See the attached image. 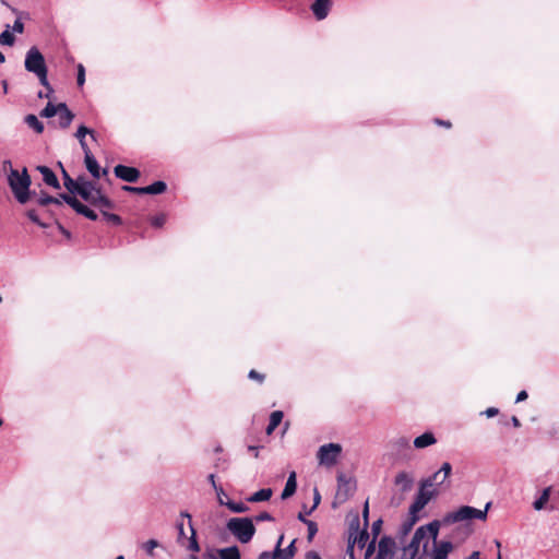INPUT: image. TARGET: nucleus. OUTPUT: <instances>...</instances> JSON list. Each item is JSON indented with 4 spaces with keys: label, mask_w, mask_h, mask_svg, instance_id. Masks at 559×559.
I'll use <instances>...</instances> for the list:
<instances>
[{
    "label": "nucleus",
    "mask_w": 559,
    "mask_h": 559,
    "mask_svg": "<svg viewBox=\"0 0 559 559\" xmlns=\"http://www.w3.org/2000/svg\"><path fill=\"white\" fill-rule=\"evenodd\" d=\"M5 61L4 55L0 51V63H3Z\"/></svg>",
    "instance_id": "nucleus-61"
},
{
    "label": "nucleus",
    "mask_w": 559,
    "mask_h": 559,
    "mask_svg": "<svg viewBox=\"0 0 559 559\" xmlns=\"http://www.w3.org/2000/svg\"><path fill=\"white\" fill-rule=\"evenodd\" d=\"M305 524L308 527V539L311 540L318 532L317 524L312 521H305Z\"/></svg>",
    "instance_id": "nucleus-39"
},
{
    "label": "nucleus",
    "mask_w": 559,
    "mask_h": 559,
    "mask_svg": "<svg viewBox=\"0 0 559 559\" xmlns=\"http://www.w3.org/2000/svg\"><path fill=\"white\" fill-rule=\"evenodd\" d=\"M374 549L373 540L368 545L366 550V557L370 556Z\"/></svg>",
    "instance_id": "nucleus-53"
},
{
    "label": "nucleus",
    "mask_w": 559,
    "mask_h": 559,
    "mask_svg": "<svg viewBox=\"0 0 559 559\" xmlns=\"http://www.w3.org/2000/svg\"><path fill=\"white\" fill-rule=\"evenodd\" d=\"M1 3L3 5H5V7L10 8L12 10V12L16 15V20H15L13 26H12L13 32L22 34L23 31H24V24L22 23L21 19H22L24 13L19 11V10H16V9H14V8H12V7H10V4L7 1H4V0H1Z\"/></svg>",
    "instance_id": "nucleus-26"
},
{
    "label": "nucleus",
    "mask_w": 559,
    "mask_h": 559,
    "mask_svg": "<svg viewBox=\"0 0 559 559\" xmlns=\"http://www.w3.org/2000/svg\"><path fill=\"white\" fill-rule=\"evenodd\" d=\"M467 559H480V555L478 551H474L469 555Z\"/></svg>",
    "instance_id": "nucleus-55"
},
{
    "label": "nucleus",
    "mask_w": 559,
    "mask_h": 559,
    "mask_svg": "<svg viewBox=\"0 0 559 559\" xmlns=\"http://www.w3.org/2000/svg\"><path fill=\"white\" fill-rule=\"evenodd\" d=\"M356 491V481L353 478H347L344 475L337 477V490L335 493V502L344 503Z\"/></svg>",
    "instance_id": "nucleus-10"
},
{
    "label": "nucleus",
    "mask_w": 559,
    "mask_h": 559,
    "mask_svg": "<svg viewBox=\"0 0 559 559\" xmlns=\"http://www.w3.org/2000/svg\"><path fill=\"white\" fill-rule=\"evenodd\" d=\"M273 491L271 488H263L259 491L251 495L247 500L249 502H261V501H267L272 497Z\"/></svg>",
    "instance_id": "nucleus-27"
},
{
    "label": "nucleus",
    "mask_w": 559,
    "mask_h": 559,
    "mask_svg": "<svg viewBox=\"0 0 559 559\" xmlns=\"http://www.w3.org/2000/svg\"><path fill=\"white\" fill-rule=\"evenodd\" d=\"M59 199L61 202L64 201L66 203H68L71 206V199H75V198L70 197L68 194H61Z\"/></svg>",
    "instance_id": "nucleus-51"
},
{
    "label": "nucleus",
    "mask_w": 559,
    "mask_h": 559,
    "mask_svg": "<svg viewBox=\"0 0 559 559\" xmlns=\"http://www.w3.org/2000/svg\"><path fill=\"white\" fill-rule=\"evenodd\" d=\"M27 216H28V218H29L32 222L39 224L38 216H37V214H36V212H35L34 210H29V211L27 212Z\"/></svg>",
    "instance_id": "nucleus-47"
},
{
    "label": "nucleus",
    "mask_w": 559,
    "mask_h": 559,
    "mask_svg": "<svg viewBox=\"0 0 559 559\" xmlns=\"http://www.w3.org/2000/svg\"><path fill=\"white\" fill-rule=\"evenodd\" d=\"M106 209H103V215L108 219L109 222H112L115 224H120V217L116 214H110L105 211Z\"/></svg>",
    "instance_id": "nucleus-41"
},
{
    "label": "nucleus",
    "mask_w": 559,
    "mask_h": 559,
    "mask_svg": "<svg viewBox=\"0 0 559 559\" xmlns=\"http://www.w3.org/2000/svg\"><path fill=\"white\" fill-rule=\"evenodd\" d=\"M249 378L253 379V380H258L259 382H263V380H264V376L257 372L255 370H251L249 372Z\"/></svg>",
    "instance_id": "nucleus-43"
},
{
    "label": "nucleus",
    "mask_w": 559,
    "mask_h": 559,
    "mask_svg": "<svg viewBox=\"0 0 559 559\" xmlns=\"http://www.w3.org/2000/svg\"><path fill=\"white\" fill-rule=\"evenodd\" d=\"M320 502V495L319 492L316 490V493H314V507L318 506V503Z\"/></svg>",
    "instance_id": "nucleus-57"
},
{
    "label": "nucleus",
    "mask_w": 559,
    "mask_h": 559,
    "mask_svg": "<svg viewBox=\"0 0 559 559\" xmlns=\"http://www.w3.org/2000/svg\"><path fill=\"white\" fill-rule=\"evenodd\" d=\"M36 169L41 174L44 182L55 189H59V180L53 171L47 166H37Z\"/></svg>",
    "instance_id": "nucleus-18"
},
{
    "label": "nucleus",
    "mask_w": 559,
    "mask_h": 559,
    "mask_svg": "<svg viewBox=\"0 0 559 559\" xmlns=\"http://www.w3.org/2000/svg\"><path fill=\"white\" fill-rule=\"evenodd\" d=\"M283 539H284V536L281 535L278 540H277L275 550H274L275 551V559H290V558L294 557V550L282 549L281 548Z\"/></svg>",
    "instance_id": "nucleus-28"
},
{
    "label": "nucleus",
    "mask_w": 559,
    "mask_h": 559,
    "mask_svg": "<svg viewBox=\"0 0 559 559\" xmlns=\"http://www.w3.org/2000/svg\"><path fill=\"white\" fill-rule=\"evenodd\" d=\"M369 540V534L366 531H358L355 530V532H352L349 534L348 539V552H350V556H353L354 548L357 546L359 549H362L366 547L367 543Z\"/></svg>",
    "instance_id": "nucleus-14"
},
{
    "label": "nucleus",
    "mask_w": 559,
    "mask_h": 559,
    "mask_svg": "<svg viewBox=\"0 0 559 559\" xmlns=\"http://www.w3.org/2000/svg\"><path fill=\"white\" fill-rule=\"evenodd\" d=\"M526 399H527V393H526V391H521V392H519V394L516 395V400H515V402H516V403H520V402L525 401Z\"/></svg>",
    "instance_id": "nucleus-49"
},
{
    "label": "nucleus",
    "mask_w": 559,
    "mask_h": 559,
    "mask_svg": "<svg viewBox=\"0 0 559 559\" xmlns=\"http://www.w3.org/2000/svg\"><path fill=\"white\" fill-rule=\"evenodd\" d=\"M437 442L432 432H425L421 436L414 439V447L416 449H424L430 447Z\"/></svg>",
    "instance_id": "nucleus-22"
},
{
    "label": "nucleus",
    "mask_w": 559,
    "mask_h": 559,
    "mask_svg": "<svg viewBox=\"0 0 559 559\" xmlns=\"http://www.w3.org/2000/svg\"><path fill=\"white\" fill-rule=\"evenodd\" d=\"M228 509L233 512H236V513H242V512H247L248 511V507L242 503V502H226L225 503Z\"/></svg>",
    "instance_id": "nucleus-37"
},
{
    "label": "nucleus",
    "mask_w": 559,
    "mask_h": 559,
    "mask_svg": "<svg viewBox=\"0 0 559 559\" xmlns=\"http://www.w3.org/2000/svg\"><path fill=\"white\" fill-rule=\"evenodd\" d=\"M296 489H297L296 473L292 472L288 476L285 488L282 492V499H287V498L292 497L296 492Z\"/></svg>",
    "instance_id": "nucleus-24"
},
{
    "label": "nucleus",
    "mask_w": 559,
    "mask_h": 559,
    "mask_svg": "<svg viewBox=\"0 0 559 559\" xmlns=\"http://www.w3.org/2000/svg\"><path fill=\"white\" fill-rule=\"evenodd\" d=\"M298 519L305 523L307 521L301 513H299Z\"/></svg>",
    "instance_id": "nucleus-63"
},
{
    "label": "nucleus",
    "mask_w": 559,
    "mask_h": 559,
    "mask_svg": "<svg viewBox=\"0 0 559 559\" xmlns=\"http://www.w3.org/2000/svg\"><path fill=\"white\" fill-rule=\"evenodd\" d=\"M550 492H551V487H547L543 490L540 497L537 500H535V502L533 503V507L535 510L540 511L545 508V506L549 501Z\"/></svg>",
    "instance_id": "nucleus-31"
},
{
    "label": "nucleus",
    "mask_w": 559,
    "mask_h": 559,
    "mask_svg": "<svg viewBox=\"0 0 559 559\" xmlns=\"http://www.w3.org/2000/svg\"><path fill=\"white\" fill-rule=\"evenodd\" d=\"M437 122H438L439 124H443V126H445V127H450V123H449V122H443V121H440V120H437Z\"/></svg>",
    "instance_id": "nucleus-62"
},
{
    "label": "nucleus",
    "mask_w": 559,
    "mask_h": 559,
    "mask_svg": "<svg viewBox=\"0 0 559 559\" xmlns=\"http://www.w3.org/2000/svg\"><path fill=\"white\" fill-rule=\"evenodd\" d=\"M414 484V477L407 472H399L394 478V485L403 492L409 491Z\"/></svg>",
    "instance_id": "nucleus-16"
},
{
    "label": "nucleus",
    "mask_w": 559,
    "mask_h": 559,
    "mask_svg": "<svg viewBox=\"0 0 559 559\" xmlns=\"http://www.w3.org/2000/svg\"><path fill=\"white\" fill-rule=\"evenodd\" d=\"M499 411L496 407H489L487 408L483 414L486 415L488 418L495 417L498 415Z\"/></svg>",
    "instance_id": "nucleus-44"
},
{
    "label": "nucleus",
    "mask_w": 559,
    "mask_h": 559,
    "mask_svg": "<svg viewBox=\"0 0 559 559\" xmlns=\"http://www.w3.org/2000/svg\"><path fill=\"white\" fill-rule=\"evenodd\" d=\"M342 452V447L337 443H328L321 445L318 451V460L321 465L333 466Z\"/></svg>",
    "instance_id": "nucleus-9"
},
{
    "label": "nucleus",
    "mask_w": 559,
    "mask_h": 559,
    "mask_svg": "<svg viewBox=\"0 0 559 559\" xmlns=\"http://www.w3.org/2000/svg\"><path fill=\"white\" fill-rule=\"evenodd\" d=\"M209 479H210L211 484L213 485V487L217 490V492H218V493H219V492H223V489H222V488H217L216 483H215V477H214V475H213V474H211V475L209 476Z\"/></svg>",
    "instance_id": "nucleus-52"
},
{
    "label": "nucleus",
    "mask_w": 559,
    "mask_h": 559,
    "mask_svg": "<svg viewBox=\"0 0 559 559\" xmlns=\"http://www.w3.org/2000/svg\"><path fill=\"white\" fill-rule=\"evenodd\" d=\"M2 88H3V93L7 94L8 93V82L5 80L2 81Z\"/></svg>",
    "instance_id": "nucleus-58"
},
{
    "label": "nucleus",
    "mask_w": 559,
    "mask_h": 559,
    "mask_svg": "<svg viewBox=\"0 0 559 559\" xmlns=\"http://www.w3.org/2000/svg\"><path fill=\"white\" fill-rule=\"evenodd\" d=\"M330 8H331L330 0H316L311 7L312 12L318 20L325 19L326 15L329 14Z\"/></svg>",
    "instance_id": "nucleus-17"
},
{
    "label": "nucleus",
    "mask_w": 559,
    "mask_h": 559,
    "mask_svg": "<svg viewBox=\"0 0 559 559\" xmlns=\"http://www.w3.org/2000/svg\"><path fill=\"white\" fill-rule=\"evenodd\" d=\"M272 520H273L272 515L267 512H261L260 514H258L255 516L257 522L272 521Z\"/></svg>",
    "instance_id": "nucleus-42"
},
{
    "label": "nucleus",
    "mask_w": 559,
    "mask_h": 559,
    "mask_svg": "<svg viewBox=\"0 0 559 559\" xmlns=\"http://www.w3.org/2000/svg\"><path fill=\"white\" fill-rule=\"evenodd\" d=\"M62 173H63V179H64L63 183H64V187L67 188V190L71 193H78V191L80 189L81 180H83L84 178H79L78 180H73L64 169H62Z\"/></svg>",
    "instance_id": "nucleus-25"
},
{
    "label": "nucleus",
    "mask_w": 559,
    "mask_h": 559,
    "mask_svg": "<svg viewBox=\"0 0 559 559\" xmlns=\"http://www.w3.org/2000/svg\"><path fill=\"white\" fill-rule=\"evenodd\" d=\"M424 538V527H419L408 546L403 548V559H426L421 554L419 555V547Z\"/></svg>",
    "instance_id": "nucleus-11"
},
{
    "label": "nucleus",
    "mask_w": 559,
    "mask_h": 559,
    "mask_svg": "<svg viewBox=\"0 0 559 559\" xmlns=\"http://www.w3.org/2000/svg\"><path fill=\"white\" fill-rule=\"evenodd\" d=\"M248 450H249V451H252V453H254V456H255V457H258V455H259V449H258V447L250 445V447L248 448Z\"/></svg>",
    "instance_id": "nucleus-54"
},
{
    "label": "nucleus",
    "mask_w": 559,
    "mask_h": 559,
    "mask_svg": "<svg viewBox=\"0 0 559 559\" xmlns=\"http://www.w3.org/2000/svg\"><path fill=\"white\" fill-rule=\"evenodd\" d=\"M512 424L515 426V427H519L520 426V421L519 419L514 416L512 417Z\"/></svg>",
    "instance_id": "nucleus-59"
},
{
    "label": "nucleus",
    "mask_w": 559,
    "mask_h": 559,
    "mask_svg": "<svg viewBox=\"0 0 559 559\" xmlns=\"http://www.w3.org/2000/svg\"><path fill=\"white\" fill-rule=\"evenodd\" d=\"M57 116L61 128H68L74 118V115L64 103H59V112Z\"/></svg>",
    "instance_id": "nucleus-19"
},
{
    "label": "nucleus",
    "mask_w": 559,
    "mask_h": 559,
    "mask_svg": "<svg viewBox=\"0 0 559 559\" xmlns=\"http://www.w3.org/2000/svg\"><path fill=\"white\" fill-rule=\"evenodd\" d=\"M87 134H88V135H91V138H92L93 140H95V133H94V131H93V130H91V129H88V128H86L85 126H80V127H79V129H78V131H76V133H75V138L79 140L80 145H81V147H82V150H83L84 154H85L86 152H91V150H90V147L87 146V143H86V141H85V136H86Z\"/></svg>",
    "instance_id": "nucleus-20"
},
{
    "label": "nucleus",
    "mask_w": 559,
    "mask_h": 559,
    "mask_svg": "<svg viewBox=\"0 0 559 559\" xmlns=\"http://www.w3.org/2000/svg\"><path fill=\"white\" fill-rule=\"evenodd\" d=\"M142 188L143 187H129V186L123 187V189L127 191L144 194L145 191H143Z\"/></svg>",
    "instance_id": "nucleus-45"
},
{
    "label": "nucleus",
    "mask_w": 559,
    "mask_h": 559,
    "mask_svg": "<svg viewBox=\"0 0 559 559\" xmlns=\"http://www.w3.org/2000/svg\"><path fill=\"white\" fill-rule=\"evenodd\" d=\"M59 112V104L55 105L52 103H48L46 107L41 110L40 116L45 118H51L57 116Z\"/></svg>",
    "instance_id": "nucleus-35"
},
{
    "label": "nucleus",
    "mask_w": 559,
    "mask_h": 559,
    "mask_svg": "<svg viewBox=\"0 0 559 559\" xmlns=\"http://www.w3.org/2000/svg\"><path fill=\"white\" fill-rule=\"evenodd\" d=\"M490 503H487L484 510L476 509L469 506H463L459 509L449 512L443 518L444 524H454L459 522H465L473 519L486 520Z\"/></svg>",
    "instance_id": "nucleus-4"
},
{
    "label": "nucleus",
    "mask_w": 559,
    "mask_h": 559,
    "mask_svg": "<svg viewBox=\"0 0 559 559\" xmlns=\"http://www.w3.org/2000/svg\"><path fill=\"white\" fill-rule=\"evenodd\" d=\"M219 559H240L239 549L236 546L223 548L218 550Z\"/></svg>",
    "instance_id": "nucleus-29"
},
{
    "label": "nucleus",
    "mask_w": 559,
    "mask_h": 559,
    "mask_svg": "<svg viewBox=\"0 0 559 559\" xmlns=\"http://www.w3.org/2000/svg\"><path fill=\"white\" fill-rule=\"evenodd\" d=\"M437 495L438 492L436 489H431L430 486H424V481L421 480L419 491L409 508L411 514L415 516L416 513L421 511Z\"/></svg>",
    "instance_id": "nucleus-8"
},
{
    "label": "nucleus",
    "mask_w": 559,
    "mask_h": 559,
    "mask_svg": "<svg viewBox=\"0 0 559 559\" xmlns=\"http://www.w3.org/2000/svg\"><path fill=\"white\" fill-rule=\"evenodd\" d=\"M282 419H283V412H281V411L273 412L270 416V423L266 427V433L271 435L276 429V427L281 424Z\"/></svg>",
    "instance_id": "nucleus-30"
},
{
    "label": "nucleus",
    "mask_w": 559,
    "mask_h": 559,
    "mask_svg": "<svg viewBox=\"0 0 559 559\" xmlns=\"http://www.w3.org/2000/svg\"><path fill=\"white\" fill-rule=\"evenodd\" d=\"M114 173L118 178L127 182H135L140 177V171L136 168L124 165H117Z\"/></svg>",
    "instance_id": "nucleus-15"
},
{
    "label": "nucleus",
    "mask_w": 559,
    "mask_h": 559,
    "mask_svg": "<svg viewBox=\"0 0 559 559\" xmlns=\"http://www.w3.org/2000/svg\"><path fill=\"white\" fill-rule=\"evenodd\" d=\"M84 162L87 170L91 173V175L98 179L100 177V169L97 160L93 156L92 152H86L84 154Z\"/></svg>",
    "instance_id": "nucleus-21"
},
{
    "label": "nucleus",
    "mask_w": 559,
    "mask_h": 559,
    "mask_svg": "<svg viewBox=\"0 0 559 559\" xmlns=\"http://www.w3.org/2000/svg\"><path fill=\"white\" fill-rule=\"evenodd\" d=\"M8 181L15 199L20 203L25 204L31 198L29 187L32 183L27 169L23 168L22 171L11 169Z\"/></svg>",
    "instance_id": "nucleus-1"
},
{
    "label": "nucleus",
    "mask_w": 559,
    "mask_h": 559,
    "mask_svg": "<svg viewBox=\"0 0 559 559\" xmlns=\"http://www.w3.org/2000/svg\"><path fill=\"white\" fill-rule=\"evenodd\" d=\"M9 25L7 26V29H4L1 34H0V45H7V46H12L14 44V36L13 34L10 32L9 29Z\"/></svg>",
    "instance_id": "nucleus-36"
},
{
    "label": "nucleus",
    "mask_w": 559,
    "mask_h": 559,
    "mask_svg": "<svg viewBox=\"0 0 559 559\" xmlns=\"http://www.w3.org/2000/svg\"><path fill=\"white\" fill-rule=\"evenodd\" d=\"M306 559H321L320 555L316 551H309L306 555Z\"/></svg>",
    "instance_id": "nucleus-50"
},
{
    "label": "nucleus",
    "mask_w": 559,
    "mask_h": 559,
    "mask_svg": "<svg viewBox=\"0 0 559 559\" xmlns=\"http://www.w3.org/2000/svg\"><path fill=\"white\" fill-rule=\"evenodd\" d=\"M226 527L242 544L249 543L255 533V526L250 518H233Z\"/></svg>",
    "instance_id": "nucleus-5"
},
{
    "label": "nucleus",
    "mask_w": 559,
    "mask_h": 559,
    "mask_svg": "<svg viewBox=\"0 0 559 559\" xmlns=\"http://www.w3.org/2000/svg\"><path fill=\"white\" fill-rule=\"evenodd\" d=\"M180 516L183 519H188V525H189V530H190V536H187L186 535V532H185V526H183V522H178L177 523V530H178V542L185 546L187 549L191 550V551H199L200 550V547H199V544L197 542V534H195V531L192 526V522H191V515L187 512H182L180 514Z\"/></svg>",
    "instance_id": "nucleus-7"
},
{
    "label": "nucleus",
    "mask_w": 559,
    "mask_h": 559,
    "mask_svg": "<svg viewBox=\"0 0 559 559\" xmlns=\"http://www.w3.org/2000/svg\"><path fill=\"white\" fill-rule=\"evenodd\" d=\"M24 66L28 72L34 73L38 78L43 86L48 88L50 92L52 91L47 79L48 70L45 58L37 47H31L27 50Z\"/></svg>",
    "instance_id": "nucleus-2"
},
{
    "label": "nucleus",
    "mask_w": 559,
    "mask_h": 559,
    "mask_svg": "<svg viewBox=\"0 0 559 559\" xmlns=\"http://www.w3.org/2000/svg\"><path fill=\"white\" fill-rule=\"evenodd\" d=\"M158 546L159 543L156 539H150L142 545V548L147 552V555L153 556L154 549Z\"/></svg>",
    "instance_id": "nucleus-38"
},
{
    "label": "nucleus",
    "mask_w": 559,
    "mask_h": 559,
    "mask_svg": "<svg viewBox=\"0 0 559 559\" xmlns=\"http://www.w3.org/2000/svg\"><path fill=\"white\" fill-rule=\"evenodd\" d=\"M142 190L145 191V194H159L166 190V183L164 181H155L147 187H143Z\"/></svg>",
    "instance_id": "nucleus-32"
},
{
    "label": "nucleus",
    "mask_w": 559,
    "mask_h": 559,
    "mask_svg": "<svg viewBox=\"0 0 559 559\" xmlns=\"http://www.w3.org/2000/svg\"><path fill=\"white\" fill-rule=\"evenodd\" d=\"M452 473V466L449 462H444L440 469L437 471L433 475L430 477L424 479V486H430L431 488L433 486H441L443 485L447 479L450 477Z\"/></svg>",
    "instance_id": "nucleus-13"
},
{
    "label": "nucleus",
    "mask_w": 559,
    "mask_h": 559,
    "mask_svg": "<svg viewBox=\"0 0 559 559\" xmlns=\"http://www.w3.org/2000/svg\"><path fill=\"white\" fill-rule=\"evenodd\" d=\"M367 513H368V503H366V506H365V510H364L365 516H367Z\"/></svg>",
    "instance_id": "nucleus-64"
},
{
    "label": "nucleus",
    "mask_w": 559,
    "mask_h": 559,
    "mask_svg": "<svg viewBox=\"0 0 559 559\" xmlns=\"http://www.w3.org/2000/svg\"><path fill=\"white\" fill-rule=\"evenodd\" d=\"M285 549L294 550L295 551V540H293Z\"/></svg>",
    "instance_id": "nucleus-60"
},
{
    "label": "nucleus",
    "mask_w": 559,
    "mask_h": 559,
    "mask_svg": "<svg viewBox=\"0 0 559 559\" xmlns=\"http://www.w3.org/2000/svg\"><path fill=\"white\" fill-rule=\"evenodd\" d=\"M85 83V69L83 64H78V85L82 86Z\"/></svg>",
    "instance_id": "nucleus-40"
},
{
    "label": "nucleus",
    "mask_w": 559,
    "mask_h": 559,
    "mask_svg": "<svg viewBox=\"0 0 559 559\" xmlns=\"http://www.w3.org/2000/svg\"><path fill=\"white\" fill-rule=\"evenodd\" d=\"M165 222V217L164 216H159V217H155L152 222V224L156 227H160Z\"/></svg>",
    "instance_id": "nucleus-48"
},
{
    "label": "nucleus",
    "mask_w": 559,
    "mask_h": 559,
    "mask_svg": "<svg viewBox=\"0 0 559 559\" xmlns=\"http://www.w3.org/2000/svg\"><path fill=\"white\" fill-rule=\"evenodd\" d=\"M37 203L41 206H46L48 204H56V205H61V201L60 199L58 198H53V197H50L48 195L47 193L45 192H40L38 195H37V199H36Z\"/></svg>",
    "instance_id": "nucleus-33"
},
{
    "label": "nucleus",
    "mask_w": 559,
    "mask_h": 559,
    "mask_svg": "<svg viewBox=\"0 0 559 559\" xmlns=\"http://www.w3.org/2000/svg\"><path fill=\"white\" fill-rule=\"evenodd\" d=\"M47 91H48V92H47L46 94H45V93L39 92V93H38V97H40V98H43V97H49V95L52 93V91L50 92L48 88H47Z\"/></svg>",
    "instance_id": "nucleus-56"
},
{
    "label": "nucleus",
    "mask_w": 559,
    "mask_h": 559,
    "mask_svg": "<svg viewBox=\"0 0 559 559\" xmlns=\"http://www.w3.org/2000/svg\"><path fill=\"white\" fill-rule=\"evenodd\" d=\"M259 559H275V551H263L262 554H260Z\"/></svg>",
    "instance_id": "nucleus-46"
},
{
    "label": "nucleus",
    "mask_w": 559,
    "mask_h": 559,
    "mask_svg": "<svg viewBox=\"0 0 559 559\" xmlns=\"http://www.w3.org/2000/svg\"><path fill=\"white\" fill-rule=\"evenodd\" d=\"M78 194L86 202L94 206L103 209H111L112 204L94 183L85 179L81 180L80 189Z\"/></svg>",
    "instance_id": "nucleus-6"
},
{
    "label": "nucleus",
    "mask_w": 559,
    "mask_h": 559,
    "mask_svg": "<svg viewBox=\"0 0 559 559\" xmlns=\"http://www.w3.org/2000/svg\"><path fill=\"white\" fill-rule=\"evenodd\" d=\"M376 559H403V549L395 551L394 540L383 537L379 543V550Z\"/></svg>",
    "instance_id": "nucleus-12"
},
{
    "label": "nucleus",
    "mask_w": 559,
    "mask_h": 559,
    "mask_svg": "<svg viewBox=\"0 0 559 559\" xmlns=\"http://www.w3.org/2000/svg\"><path fill=\"white\" fill-rule=\"evenodd\" d=\"M71 207L92 221L97 218L95 212L88 209L86 205L82 204L78 199H71Z\"/></svg>",
    "instance_id": "nucleus-23"
},
{
    "label": "nucleus",
    "mask_w": 559,
    "mask_h": 559,
    "mask_svg": "<svg viewBox=\"0 0 559 559\" xmlns=\"http://www.w3.org/2000/svg\"><path fill=\"white\" fill-rule=\"evenodd\" d=\"M26 124L34 129L37 133H41L44 131V124L38 120L35 115H27L25 117Z\"/></svg>",
    "instance_id": "nucleus-34"
},
{
    "label": "nucleus",
    "mask_w": 559,
    "mask_h": 559,
    "mask_svg": "<svg viewBox=\"0 0 559 559\" xmlns=\"http://www.w3.org/2000/svg\"><path fill=\"white\" fill-rule=\"evenodd\" d=\"M429 528L433 531V538L430 540L426 538L424 535L423 543V552L421 555L426 559H447L448 555L452 551L453 545L450 542H440L437 543V527H433L432 524L429 525Z\"/></svg>",
    "instance_id": "nucleus-3"
}]
</instances>
